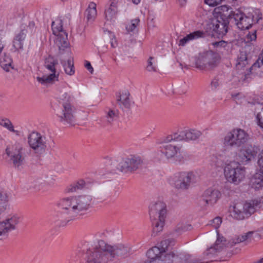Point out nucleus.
I'll list each match as a JSON object with an SVG mask.
<instances>
[{"mask_svg":"<svg viewBox=\"0 0 263 263\" xmlns=\"http://www.w3.org/2000/svg\"><path fill=\"white\" fill-rule=\"evenodd\" d=\"M131 249L122 244L110 245L102 240L87 249L85 263H110L116 257L129 256Z\"/></svg>","mask_w":263,"mask_h":263,"instance_id":"f257e3e1","label":"nucleus"},{"mask_svg":"<svg viewBox=\"0 0 263 263\" xmlns=\"http://www.w3.org/2000/svg\"><path fill=\"white\" fill-rule=\"evenodd\" d=\"M91 201V196L86 194L61 199L58 203L63 210L61 217L67 221L78 218L89 209Z\"/></svg>","mask_w":263,"mask_h":263,"instance_id":"f03ea898","label":"nucleus"},{"mask_svg":"<svg viewBox=\"0 0 263 263\" xmlns=\"http://www.w3.org/2000/svg\"><path fill=\"white\" fill-rule=\"evenodd\" d=\"M259 203L257 200H252L245 203H235L229 207L230 216L237 220L247 218L255 212Z\"/></svg>","mask_w":263,"mask_h":263,"instance_id":"7ed1b4c3","label":"nucleus"},{"mask_svg":"<svg viewBox=\"0 0 263 263\" xmlns=\"http://www.w3.org/2000/svg\"><path fill=\"white\" fill-rule=\"evenodd\" d=\"M199 180L196 172L193 171L180 172L175 173L170 179V184L177 190H187L191 185Z\"/></svg>","mask_w":263,"mask_h":263,"instance_id":"20e7f679","label":"nucleus"},{"mask_svg":"<svg viewBox=\"0 0 263 263\" xmlns=\"http://www.w3.org/2000/svg\"><path fill=\"white\" fill-rule=\"evenodd\" d=\"M166 214V205L162 202L152 203L149 206V216L154 226V233L163 230Z\"/></svg>","mask_w":263,"mask_h":263,"instance_id":"39448f33","label":"nucleus"},{"mask_svg":"<svg viewBox=\"0 0 263 263\" xmlns=\"http://www.w3.org/2000/svg\"><path fill=\"white\" fill-rule=\"evenodd\" d=\"M58 61L52 57L46 59L44 66L45 75L36 78L37 81L43 85L52 84L59 81V72L57 70Z\"/></svg>","mask_w":263,"mask_h":263,"instance_id":"423d86ee","label":"nucleus"},{"mask_svg":"<svg viewBox=\"0 0 263 263\" xmlns=\"http://www.w3.org/2000/svg\"><path fill=\"white\" fill-rule=\"evenodd\" d=\"M250 139L249 134L243 129L236 128L227 133L223 140V144L228 147H240Z\"/></svg>","mask_w":263,"mask_h":263,"instance_id":"0eeeda50","label":"nucleus"},{"mask_svg":"<svg viewBox=\"0 0 263 263\" xmlns=\"http://www.w3.org/2000/svg\"><path fill=\"white\" fill-rule=\"evenodd\" d=\"M239 164L231 163L225 166L224 175L229 182L238 184L245 179L246 175V168Z\"/></svg>","mask_w":263,"mask_h":263,"instance_id":"6e6552de","label":"nucleus"},{"mask_svg":"<svg viewBox=\"0 0 263 263\" xmlns=\"http://www.w3.org/2000/svg\"><path fill=\"white\" fill-rule=\"evenodd\" d=\"M28 143L32 151L38 155H42L46 152V137L38 132H32L28 135Z\"/></svg>","mask_w":263,"mask_h":263,"instance_id":"1a4fd4ad","label":"nucleus"},{"mask_svg":"<svg viewBox=\"0 0 263 263\" xmlns=\"http://www.w3.org/2000/svg\"><path fill=\"white\" fill-rule=\"evenodd\" d=\"M257 146L247 144L241 147L236 153L235 160L238 164L246 165L256 157L258 152Z\"/></svg>","mask_w":263,"mask_h":263,"instance_id":"9d476101","label":"nucleus"},{"mask_svg":"<svg viewBox=\"0 0 263 263\" xmlns=\"http://www.w3.org/2000/svg\"><path fill=\"white\" fill-rule=\"evenodd\" d=\"M143 163V159L138 155H130L123 158L119 164L118 169L127 173L135 171L140 168Z\"/></svg>","mask_w":263,"mask_h":263,"instance_id":"9b49d317","label":"nucleus"},{"mask_svg":"<svg viewBox=\"0 0 263 263\" xmlns=\"http://www.w3.org/2000/svg\"><path fill=\"white\" fill-rule=\"evenodd\" d=\"M218 62L217 55L212 51L200 54L196 61V66L200 69H212Z\"/></svg>","mask_w":263,"mask_h":263,"instance_id":"f8f14e48","label":"nucleus"},{"mask_svg":"<svg viewBox=\"0 0 263 263\" xmlns=\"http://www.w3.org/2000/svg\"><path fill=\"white\" fill-rule=\"evenodd\" d=\"M20 221V217L13 215L8 217L4 220L0 222V240L6 238L8 234L16 229V226Z\"/></svg>","mask_w":263,"mask_h":263,"instance_id":"ddd939ff","label":"nucleus"},{"mask_svg":"<svg viewBox=\"0 0 263 263\" xmlns=\"http://www.w3.org/2000/svg\"><path fill=\"white\" fill-rule=\"evenodd\" d=\"M6 154L10 157L15 167H18L24 161L23 147L19 143H15L9 146L6 149Z\"/></svg>","mask_w":263,"mask_h":263,"instance_id":"4468645a","label":"nucleus"},{"mask_svg":"<svg viewBox=\"0 0 263 263\" xmlns=\"http://www.w3.org/2000/svg\"><path fill=\"white\" fill-rule=\"evenodd\" d=\"M201 135V133L197 130L189 129L179 133H175L167 136V142H178L184 140H195Z\"/></svg>","mask_w":263,"mask_h":263,"instance_id":"2eb2a0df","label":"nucleus"},{"mask_svg":"<svg viewBox=\"0 0 263 263\" xmlns=\"http://www.w3.org/2000/svg\"><path fill=\"white\" fill-rule=\"evenodd\" d=\"M57 114L61 122L64 124L72 125L75 123L73 109L70 104H65L63 105L62 108L58 111Z\"/></svg>","mask_w":263,"mask_h":263,"instance_id":"dca6fc26","label":"nucleus"},{"mask_svg":"<svg viewBox=\"0 0 263 263\" xmlns=\"http://www.w3.org/2000/svg\"><path fill=\"white\" fill-rule=\"evenodd\" d=\"M233 17L238 28L241 30L248 29L254 21L252 16H246L242 12L236 11L233 12Z\"/></svg>","mask_w":263,"mask_h":263,"instance_id":"f3484780","label":"nucleus"},{"mask_svg":"<svg viewBox=\"0 0 263 263\" xmlns=\"http://www.w3.org/2000/svg\"><path fill=\"white\" fill-rule=\"evenodd\" d=\"M166 137L163 141V145L161 146V151L168 159L176 156L181 152V146L175 144V142H167Z\"/></svg>","mask_w":263,"mask_h":263,"instance_id":"a211bd4d","label":"nucleus"},{"mask_svg":"<svg viewBox=\"0 0 263 263\" xmlns=\"http://www.w3.org/2000/svg\"><path fill=\"white\" fill-rule=\"evenodd\" d=\"M55 98L57 101L64 105L65 104H70L71 100V96L68 91L67 84L62 83L59 84L55 92Z\"/></svg>","mask_w":263,"mask_h":263,"instance_id":"6ab92c4d","label":"nucleus"},{"mask_svg":"<svg viewBox=\"0 0 263 263\" xmlns=\"http://www.w3.org/2000/svg\"><path fill=\"white\" fill-rule=\"evenodd\" d=\"M259 167L252 179V185L255 189L263 187V149L258 155L257 161Z\"/></svg>","mask_w":263,"mask_h":263,"instance_id":"aec40b11","label":"nucleus"},{"mask_svg":"<svg viewBox=\"0 0 263 263\" xmlns=\"http://www.w3.org/2000/svg\"><path fill=\"white\" fill-rule=\"evenodd\" d=\"M263 236V229L258 231H249L239 236H235L233 239V242L235 244L240 242H250L256 237Z\"/></svg>","mask_w":263,"mask_h":263,"instance_id":"412c9836","label":"nucleus"},{"mask_svg":"<svg viewBox=\"0 0 263 263\" xmlns=\"http://www.w3.org/2000/svg\"><path fill=\"white\" fill-rule=\"evenodd\" d=\"M209 26L213 31L219 36H222L226 35L228 31L227 24L223 20L219 21L216 18L213 19Z\"/></svg>","mask_w":263,"mask_h":263,"instance_id":"4be33fe9","label":"nucleus"},{"mask_svg":"<svg viewBox=\"0 0 263 263\" xmlns=\"http://www.w3.org/2000/svg\"><path fill=\"white\" fill-rule=\"evenodd\" d=\"M146 255L147 258L144 263H160L163 255V249L154 247L148 250Z\"/></svg>","mask_w":263,"mask_h":263,"instance_id":"5701e85b","label":"nucleus"},{"mask_svg":"<svg viewBox=\"0 0 263 263\" xmlns=\"http://www.w3.org/2000/svg\"><path fill=\"white\" fill-rule=\"evenodd\" d=\"M220 192L215 189L209 188L204 191L203 198L207 204L213 205L220 197Z\"/></svg>","mask_w":263,"mask_h":263,"instance_id":"b1692460","label":"nucleus"},{"mask_svg":"<svg viewBox=\"0 0 263 263\" xmlns=\"http://www.w3.org/2000/svg\"><path fill=\"white\" fill-rule=\"evenodd\" d=\"M0 66L6 72H10L14 69V65L12 59L6 52L0 57Z\"/></svg>","mask_w":263,"mask_h":263,"instance_id":"393cba45","label":"nucleus"},{"mask_svg":"<svg viewBox=\"0 0 263 263\" xmlns=\"http://www.w3.org/2000/svg\"><path fill=\"white\" fill-rule=\"evenodd\" d=\"M117 102L121 108H129L131 105L129 93L127 91L120 92L117 96Z\"/></svg>","mask_w":263,"mask_h":263,"instance_id":"a878e982","label":"nucleus"},{"mask_svg":"<svg viewBox=\"0 0 263 263\" xmlns=\"http://www.w3.org/2000/svg\"><path fill=\"white\" fill-rule=\"evenodd\" d=\"M117 2L114 1L111 2L109 7L105 11L106 20L110 22H115L117 18Z\"/></svg>","mask_w":263,"mask_h":263,"instance_id":"bb28decb","label":"nucleus"},{"mask_svg":"<svg viewBox=\"0 0 263 263\" xmlns=\"http://www.w3.org/2000/svg\"><path fill=\"white\" fill-rule=\"evenodd\" d=\"M56 38L54 41L55 46L60 50H64L68 47L67 34L66 32H62L60 34H54Z\"/></svg>","mask_w":263,"mask_h":263,"instance_id":"cd10ccee","label":"nucleus"},{"mask_svg":"<svg viewBox=\"0 0 263 263\" xmlns=\"http://www.w3.org/2000/svg\"><path fill=\"white\" fill-rule=\"evenodd\" d=\"M204 36V32L202 31H196L192 32L183 38L180 39L179 42V46H184L189 42L196 40Z\"/></svg>","mask_w":263,"mask_h":263,"instance_id":"c85d7f7f","label":"nucleus"},{"mask_svg":"<svg viewBox=\"0 0 263 263\" xmlns=\"http://www.w3.org/2000/svg\"><path fill=\"white\" fill-rule=\"evenodd\" d=\"M86 182L83 179H80L68 185L65 189L67 194H71L83 189L86 186Z\"/></svg>","mask_w":263,"mask_h":263,"instance_id":"c756f323","label":"nucleus"},{"mask_svg":"<svg viewBox=\"0 0 263 263\" xmlns=\"http://www.w3.org/2000/svg\"><path fill=\"white\" fill-rule=\"evenodd\" d=\"M31 183L32 187L40 189L46 184L52 185L54 183V180L51 177H47L46 180L38 177L31 180Z\"/></svg>","mask_w":263,"mask_h":263,"instance_id":"7c9ffc66","label":"nucleus"},{"mask_svg":"<svg viewBox=\"0 0 263 263\" xmlns=\"http://www.w3.org/2000/svg\"><path fill=\"white\" fill-rule=\"evenodd\" d=\"M118 117V111L116 109L107 108L105 110L104 120L107 124H111L115 121Z\"/></svg>","mask_w":263,"mask_h":263,"instance_id":"2f4dec72","label":"nucleus"},{"mask_svg":"<svg viewBox=\"0 0 263 263\" xmlns=\"http://www.w3.org/2000/svg\"><path fill=\"white\" fill-rule=\"evenodd\" d=\"M97 5L93 2L89 3L88 8L86 10V15L88 21L93 22L97 15Z\"/></svg>","mask_w":263,"mask_h":263,"instance_id":"473e14b6","label":"nucleus"},{"mask_svg":"<svg viewBox=\"0 0 263 263\" xmlns=\"http://www.w3.org/2000/svg\"><path fill=\"white\" fill-rule=\"evenodd\" d=\"M247 55L245 52H240L238 56L236 67L238 70H244L248 65Z\"/></svg>","mask_w":263,"mask_h":263,"instance_id":"72a5a7b5","label":"nucleus"},{"mask_svg":"<svg viewBox=\"0 0 263 263\" xmlns=\"http://www.w3.org/2000/svg\"><path fill=\"white\" fill-rule=\"evenodd\" d=\"M216 232L217 234V240L215 242L214 247H211L209 249L208 252L207 253V255L212 253H215L217 251H219V250L222 249L224 246V243L223 242L225 241L224 238L222 236H220L219 235L218 232L217 231Z\"/></svg>","mask_w":263,"mask_h":263,"instance_id":"f704fd0d","label":"nucleus"},{"mask_svg":"<svg viewBox=\"0 0 263 263\" xmlns=\"http://www.w3.org/2000/svg\"><path fill=\"white\" fill-rule=\"evenodd\" d=\"M26 34L25 32L22 30L20 32L15 36L13 42V46L15 50H18L19 49H23V41L25 39Z\"/></svg>","mask_w":263,"mask_h":263,"instance_id":"c9c22d12","label":"nucleus"},{"mask_svg":"<svg viewBox=\"0 0 263 263\" xmlns=\"http://www.w3.org/2000/svg\"><path fill=\"white\" fill-rule=\"evenodd\" d=\"M263 66V57L260 55L256 61L250 68L251 73L256 74H260L262 70L260 69Z\"/></svg>","mask_w":263,"mask_h":263,"instance_id":"e433bc0d","label":"nucleus"},{"mask_svg":"<svg viewBox=\"0 0 263 263\" xmlns=\"http://www.w3.org/2000/svg\"><path fill=\"white\" fill-rule=\"evenodd\" d=\"M10 196L5 192L0 193V211H3L9 206Z\"/></svg>","mask_w":263,"mask_h":263,"instance_id":"4c0bfd02","label":"nucleus"},{"mask_svg":"<svg viewBox=\"0 0 263 263\" xmlns=\"http://www.w3.org/2000/svg\"><path fill=\"white\" fill-rule=\"evenodd\" d=\"M62 64L64 69L65 73L69 76H72L74 74L73 61L72 59H68L66 61L62 62Z\"/></svg>","mask_w":263,"mask_h":263,"instance_id":"58836bf2","label":"nucleus"},{"mask_svg":"<svg viewBox=\"0 0 263 263\" xmlns=\"http://www.w3.org/2000/svg\"><path fill=\"white\" fill-rule=\"evenodd\" d=\"M52 29L54 34H60L62 32H65L63 30V25L62 21L60 19L55 20L52 23Z\"/></svg>","mask_w":263,"mask_h":263,"instance_id":"ea45409f","label":"nucleus"},{"mask_svg":"<svg viewBox=\"0 0 263 263\" xmlns=\"http://www.w3.org/2000/svg\"><path fill=\"white\" fill-rule=\"evenodd\" d=\"M139 24L140 20L139 18L133 19L126 24V29L128 32H134L137 30Z\"/></svg>","mask_w":263,"mask_h":263,"instance_id":"a19ab883","label":"nucleus"},{"mask_svg":"<svg viewBox=\"0 0 263 263\" xmlns=\"http://www.w3.org/2000/svg\"><path fill=\"white\" fill-rule=\"evenodd\" d=\"M163 257L161 258L160 263H171L174 259L177 257V255L174 252L166 253L164 249H163Z\"/></svg>","mask_w":263,"mask_h":263,"instance_id":"79ce46f5","label":"nucleus"},{"mask_svg":"<svg viewBox=\"0 0 263 263\" xmlns=\"http://www.w3.org/2000/svg\"><path fill=\"white\" fill-rule=\"evenodd\" d=\"M0 125L7 128L10 132L15 133L16 131L14 130V126L10 121L7 118H0Z\"/></svg>","mask_w":263,"mask_h":263,"instance_id":"37998d69","label":"nucleus"},{"mask_svg":"<svg viewBox=\"0 0 263 263\" xmlns=\"http://www.w3.org/2000/svg\"><path fill=\"white\" fill-rule=\"evenodd\" d=\"M215 10L217 13H220V15H221L230 17H233V13L228 12L229 10V8L226 5H222L220 7H217L216 8H215Z\"/></svg>","mask_w":263,"mask_h":263,"instance_id":"c03bdc74","label":"nucleus"},{"mask_svg":"<svg viewBox=\"0 0 263 263\" xmlns=\"http://www.w3.org/2000/svg\"><path fill=\"white\" fill-rule=\"evenodd\" d=\"M146 70L149 72H156L157 71V66L154 61V58L152 57L148 59Z\"/></svg>","mask_w":263,"mask_h":263,"instance_id":"a18cd8bd","label":"nucleus"},{"mask_svg":"<svg viewBox=\"0 0 263 263\" xmlns=\"http://www.w3.org/2000/svg\"><path fill=\"white\" fill-rule=\"evenodd\" d=\"M256 121L257 125L263 129V108L260 112L257 114Z\"/></svg>","mask_w":263,"mask_h":263,"instance_id":"49530a36","label":"nucleus"},{"mask_svg":"<svg viewBox=\"0 0 263 263\" xmlns=\"http://www.w3.org/2000/svg\"><path fill=\"white\" fill-rule=\"evenodd\" d=\"M180 263H201L198 261H193L189 255H185L183 256H180Z\"/></svg>","mask_w":263,"mask_h":263,"instance_id":"de8ad7c7","label":"nucleus"},{"mask_svg":"<svg viewBox=\"0 0 263 263\" xmlns=\"http://www.w3.org/2000/svg\"><path fill=\"white\" fill-rule=\"evenodd\" d=\"M222 220L219 217H217L211 221L210 224L217 229L221 224Z\"/></svg>","mask_w":263,"mask_h":263,"instance_id":"09e8293b","label":"nucleus"},{"mask_svg":"<svg viewBox=\"0 0 263 263\" xmlns=\"http://www.w3.org/2000/svg\"><path fill=\"white\" fill-rule=\"evenodd\" d=\"M256 31H253L252 32H249L246 36V39L248 42L255 41L256 40Z\"/></svg>","mask_w":263,"mask_h":263,"instance_id":"8fccbe9b","label":"nucleus"},{"mask_svg":"<svg viewBox=\"0 0 263 263\" xmlns=\"http://www.w3.org/2000/svg\"><path fill=\"white\" fill-rule=\"evenodd\" d=\"M221 1L222 0H204L205 4L212 7L219 4Z\"/></svg>","mask_w":263,"mask_h":263,"instance_id":"3c124183","label":"nucleus"},{"mask_svg":"<svg viewBox=\"0 0 263 263\" xmlns=\"http://www.w3.org/2000/svg\"><path fill=\"white\" fill-rule=\"evenodd\" d=\"M214 47H224L227 46V43L224 41H220L219 42H215L212 43Z\"/></svg>","mask_w":263,"mask_h":263,"instance_id":"603ef678","label":"nucleus"},{"mask_svg":"<svg viewBox=\"0 0 263 263\" xmlns=\"http://www.w3.org/2000/svg\"><path fill=\"white\" fill-rule=\"evenodd\" d=\"M85 67L91 73H93V68L89 61H85Z\"/></svg>","mask_w":263,"mask_h":263,"instance_id":"864d4df0","label":"nucleus"},{"mask_svg":"<svg viewBox=\"0 0 263 263\" xmlns=\"http://www.w3.org/2000/svg\"><path fill=\"white\" fill-rule=\"evenodd\" d=\"M219 82L217 79H214L211 82V85L212 88L216 89L219 86Z\"/></svg>","mask_w":263,"mask_h":263,"instance_id":"5fc2aeb1","label":"nucleus"},{"mask_svg":"<svg viewBox=\"0 0 263 263\" xmlns=\"http://www.w3.org/2000/svg\"><path fill=\"white\" fill-rule=\"evenodd\" d=\"M108 33L110 34V37H111V46L114 48L117 45L115 39V35L109 31H108Z\"/></svg>","mask_w":263,"mask_h":263,"instance_id":"6e6d98bb","label":"nucleus"},{"mask_svg":"<svg viewBox=\"0 0 263 263\" xmlns=\"http://www.w3.org/2000/svg\"><path fill=\"white\" fill-rule=\"evenodd\" d=\"M192 229V226L191 224H185L184 227L181 229V231H185L187 230H190Z\"/></svg>","mask_w":263,"mask_h":263,"instance_id":"4d7b16f0","label":"nucleus"},{"mask_svg":"<svg viewBox=\"0 0 263 263\" xmlns=\"http://www.w3.org/2000/svg\"><path fill=\"white\" fill-rule=\"evenodd\" d=\"M4 45L2 43V42H0V57L2 56V54H3L4 52H5L4 51Z\"/></svg>","mask_w":263,"mask_h":263,"instance_id":"13d9d810","label":"nucleus"},{"mask_svg":"<svg viewBox=\"0 0 263 263\" xmlns=\"http://www.w3.org/2000/svg\"><path fill=\"white\" fill-rule=\"evenodd\" d=\"M180 6H181V7H183L184 6L186 3H187V0H177Z\"/></svg>","mask_w":263,"mask_h":263,"instance_id":"bf43d9fd","label":"nucleus"},{"mask_svg":"<svg viewBox=\"0 0 263 263\" xmlns=\"http://www.w3.org/2000/svg\"><path fill=\"white\" fill-rule=\"evenodd\" d=\"M241 95L240 93H232L231 94V97L232 98L235 100H237V99L238 98V97Z\"/></svg>","mask_w":263,"mask_h":263,"instance_id":"052dcab7","label":"nucleus"},{"mask_svg":"<svg viewBox=\"0 0 263 263\" xmlns=\"http://www.w3.org/2000/svg\"><path fill=\"white\" fill-rule=\"evenodd\" d=\"M132 1L134 4H136V5L139 4L141 1V0H132Z\"/></svg>","mask_w":263,"mask_h":263,"instance_id":"680f3d73","label":"nucleus"},{"mask_svg":"<svg viewBox=\"0 0 263 263\" xmlns=\"http://www.w3.org/2000/svg\"><path fill=\"white\" fill-rule=\"evenodd\" d=\"M257 263H263V258L258 260Z\"/></svg>","mask_w":263,"mask_h":263,"instance_id":"e2e57ef3","label":"nucleus"},{"mask_svg":"<svg viewBox=\"0 0 263 263\" xmlns=\"http://www.w3.org/2000/svg\"><path fill=\"white\" fill-rule=\"evenodd\" d=\"M260 55L263 57V50L262 51V52Z\"/></svg>","mask_w":263,"mask_h":263,"instance_id":"0e129e2a","label":"nucleus"}]
</instances>
